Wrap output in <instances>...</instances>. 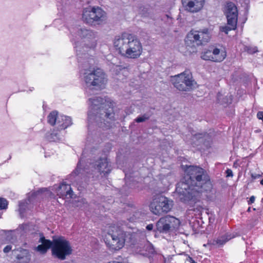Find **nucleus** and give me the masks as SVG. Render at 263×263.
<instances>
[{
    "instance_id": "f257e3e1",
    "label": "nucleus",
    "mask_w": 263,
    "mask_h": 263,
    "mask_svg": "<svg viewBox=\"0 0 263 263\" xmlns=\"http://www.w3.org/2000/svg\"><path fill=\"white\" fill-rule=\"evenodd\" d=\"M184 181L178 183L176 191L178 199L183 202L194 200L200 193L210 191L212 184L206 171L193 165L186 167Z\"/></svg>"
},
{
    "instance_id": "f03ea898",
    "label": "nucleus",
    "mask_w": 263,
    "mask_h": 263,
    "mask_svg": "<svg viewBox=\"0 0 263 263\" xmlns=\"http://www.w3.org/2000/svg\"><path fill=\"white\" fill-rule=\"evenodd\" d=\"M115 50L122 57L136 59L142 53V46L140 41L133 34L123 32L115 36L114 40Z\"/></svg>"
},
{
    "instance_id": "7ed1b4c3",
    "label": "nucleus",
    "mask_w": 263,
    "mask_h": 263,
    "mask_svg": "<svg viewBox=\"0 0 263 263\" xmlns=\"http://www.w3.org/2000/svg\"><path fill=\"white\" fill-rule=\"evenodd\" d=\"M90 107L92 110H97V115L100 118H103L104 124L107 128L112 127L111 124L116 120L114 112L115 102L110 100L104 99L101 97H95L89 99Z\"/></svg>"
},
{
    "instance_id": "20e7f679",
    "label": "nucleus",
    "mask_w": 263,
    "mask_h": 263,
    "mask_svg": "<svg viewBox=\"0 0 263 263\" xmlns=\"http://www.w3.org/2000/svg\"><path fill=\"white\" fill-rule=\"evenodd\" d=\"M108 237L105 240V244L111 251H119L123 248L125 241L136 238L135 233H131L123 231L120 227L114 225L109 227L107 232Z\"/></svg>"
},
{
    "instance_id": "39448f33",
    "label": "nucleus",
    "mask_w": 263,
    "mask_h": 263,
    "mask_svg": "<svg viewBox=\"0 0 263 263\" xmlns=\"http://www.w3.org/2000/svg\"><path fill=\"white\" fill-rule=\"evenodd\" d=\"M84 81L89 87L101 88L104 86L106 81V76L102 69L99 68L89 67L84 70Z\"/></svg>"
},
{
    "instance_id": "423d86ee",
    "label": "nucleus",
    "mask_w": 263,
    "mask_h": 263,
    "mask_svg": "<svg viewBox=\"0 0 263 263\" xmlns=\"http://www.w3.org/2000/svg\"><path fill=\"white\" fill-rule=\"evenodd\" d=\"M106 13L99 6H89L83 9L82 20L91 26L99 25L106 20Z\"/></svg>"
},
{
    "instance_id": "0eeeda50",
    "label": "nucleus",
    "mask_w": 263,
    "mask_h": 263,
    "mask_svg": "<svg viewBox=\"0 0 263 263\" xmlns=\"http://www.w3.org/2000/svg\"><path fill=\"white\" fill-rule=\"evenodd\" d=\"M170 81L174 87L181 91H190L195 88L196 85L192 73L186 71L171 76Z\"/></svg>"
},
{
    "instance_id": "6e6552de",
    "label": "nucleus",
    "mask_w": 263,
    "mask_h": 263,
    "mask_svg": "<svg viewBox=\"0 0 263 263\" xmlns=\"http://www.w3.org/2000/svg\"><path fill=\"white\" fill-rule=\"evenodd\" d=\"M72 253V249L70 242L64 237L60 236L53 240L51 254L54 258L64 260Z\"/></svg>"
},
{
    "instance_id": "1a4fd4ad",
    "label": "nucleus",
    "mask_w": 263,
    "mask_h": 263,
    "mask_svg": "<svg viewBox=\"0 0 263 263\" xmlns=\"http://www.w3.org/2000/svg\"><path fill=\"white\" fill-rule=\"evenodd\" d=\"M211 35L207 28L199 30H191L187 34L185 42L187 46L202 45L209 42Z\"/></svg>"
},
{
    "instance_id": "9d476101",
    "label": "nucleus",
    "mask_w": 263,
    "mask_h": 263,
    "mask_svg": "<svg viewBox=\"0 0 263 263\" xmlns=\"http://www.w3.org/2000/svg\"><path fill=\"white\" fill-rule=\"evenodd\" d=\"M224 13L227 19V26L221 27L220 30L228 34L229 31L236 29L238 20L237 8L232 2H228L226 6Z\"/></svg>"
},
{
    "instance_id": "9b49d317",
    "label": "nucleus",
    "mask_w": 263,
    "mask_h": 263,
    "mask_svg": "<svg viewBox=\"0 0 263 263\" xmlns=\"http://www.w3.org/2000/svg\"><path fill=\"white\" fill-rule=\"evenodd\" d=\"M180 225V220L176 217L166 215L162 217L156 223V229L160 233H168L173 232Z\"/></svg>"
},
{
    "instance_id": "f8f14e48",
    "label": "nucleus",
    "mask_w": 263,
    "mask_h": 263,
    "mask_svg": "<svg viewBox=\"0 0 263 263\" xmlns=\"http://www.w3.org/2000/svg\"><path fill=\"white\" fill-rule=\"evenodd\" d=\"M136 235V238L133 239L132 240H128L127 241L132 249V251L136 254H138L143 256H146L147 255L148 246L145 240H140L138 241L139 236L137 234Z\"/></svg>"
},
{
    "instance_id": "ddd939ff",
    "label": "nucleus",
    "mask_w": 263,
    "mask_h": 263,
    "mask_svg": "<svg viewBox=\"0 0 263 263\" xmlns=\"http://www.w3.org/2000/svg\"><path fill=\"white\" fill-rule=\"evenodd\" d=\"M204 0H182V4L185 10L191 12H197L203 7Z\"/></svg>"
},
{
    "instance_id": "4468645a",
    "label": "nucleus",
    "mask_w": 263,
    "mask_h": 263,
    "mask_svg": "<svg viewBox=\"0 0 263 263\" xmlns=\"http://www.w3.org/2000/svg\"><path fill=\"white\" fill-rule=\"evenodd\" d=\"M57 195L63 199L72 198L73 191L69 184L62 183L57 190Z\"/></svg>"
},
{
    "instance_id": "2eb2a0df",
    "label": "nucleus",
    "mask_w": 263,
    "mask_h": 263,
    "mask_svg": "<svg viewBox=\"0 0 263 263\" xmlns=\"http://www.w3.org/2000/svg\"><path fill=\"white\" fill-rule=\"evenodd\" d=\"M39 242L41 244L37 246L36 250L42 254H45L47 253L48 249L51 248L52 250L53 240L47 239L44 236L40 237Z\"/></svg>"
},
{
    "instance_id": "dca6fc26",
    "label": "nucleus",
    "mask_w": 263,
    "mask_h": 263,
    "mask_svg": "<svg viewBox=\"0 0 263 263\" xmlns=\"http://www.w3.org/2000/svg\"><path fill=\"white\" fill-rule=\"evenodd\" d=\"M97 167L100 174L108 175L111 172L110 165L107 158H100L97 162Z\"/></svg>"
},
{
    "instance_id": "f3484780",
    "label": "nucleus",
    "mask_w": 263,
    "mask_h": 263,
    "mask_svg": "<svg viewBox=\"0 0 263 263\" xmlns=\"http://www.w3.org/2000/svg\"><path fill=\"white\" fill-rule=\"evenodd\" d=\"M72 124L71 119L66 116H60L57 122V130L65 129Z\"/></svg>"
},
{
    "instance_id": "a211bd4d",
    "label": "nucleus",
    "mask_w": 263,
    "mask_h": 263,
    "mask_svg": "<svg viewBox=\"0 0 263 263\" xmlns=\"http://www.w3.org/2000/svg\"><path fill=\"white\" fill-rule=\"evenodd\" d=\"M158 201L163 213H167L171 210L173 206V201L164 196L158 198Z\"/></svg>"
},
{
    "instance_id": "6ab92c4d",
    "label": "nucleus",
    "mask_w": 263,
    "mask_h": 263,
    "mask_svg": "<svg viewBox=\"0 0 263 263\" xmlns=\"http://www.w3.org/2000/svg\"><path fill=\"white\" fill-rule=\"evenodd\" d=\"M213 62H220L222 61L226 57V53L223 50H220L218 48L213 49Z\"/></svg>"
},
{
    "instance_id": "aec40b11",
    "label": "nucleus",
    "mask_w": 263,
    "mask_h": 263,
    "mask_svg": "<svg viewBox=\"0 0 263 263\" xmlns=\"http://www.w3.org/2000/svg\"><path fill=\"white\" fill-rule=\"evenodd\" d=\"M59 114L57 110L52 111L47 116V122L51 126H54L57 122L59 117Z\"/></svg>"
},
{
    "instance_id": "412c9836",
    "label": "nucleus",
    "mask_w": 263,
    "mask_h": 263,
    "mask_svg": "<svg viewBox=\"0 0 263 263\" xmlns=\"http://www.w3.org/2000/svg\"><path fill=\"white\" fill-rule=\"evenodd\" d=\"M234 237V235L231 234H226L223 236L218 238L216 240V243L219 244V245H223L226 242Z\"/></svg>"
},
{
    "instance_id": "4be33fe9",
    "label": "nucleus",
    "mask_w": 263,
    "mask_h": 263,
    "mask_svg": "<svg viewBox=\"0 0 263 263\" xmlns=\"http://www.w3.org/2000/svg\"><path fill=\"white\" fill-rule=\"evenodd\" d=\"M150 209L154 214L157 215H160L163 213L158 200L156 204L154 202L151 203Z\"/></svg>"
},
{
    "instance_id": "5701e85b",
    "label": "nucleus",
    "mask_w": 263,
    "mask_h": 263,
    "mask_svg": "<svg viewBox=\"0 0 263 263\" xmlns=\"http://www.w3.org/2000/svg\"><path fill=\"white\" fill-rule=\"evenodd\" d=\"M213 50H208L203 52L201 54V57L202 59L204 60H210L213 61Z\"/></svg>"
},
{
    "instance_id": "b1692460",
    "label": "nucleus",
    "mask_w": 263,
    "mask_h": 263,
    "mask_svg": "<svg viewBox=\"0 0 263 263\" xmlns=\"http://www.w3.org/2000/svg\"><path fill=\"white\" fill-rule=\"evenodd\" d=\"M209 134H195L193 136L192 140L194 142L195 139H200L201 138H204L205 140H207L209 138Z\"/></svg>"
},
{
    "instance_id": "393cba45",
    "label": "nucleus",
    "mask_w": 263,
    "mask_h": 263,
    "mask_svg": "<svg viewBox=\"0 0 263 263\" xmlns=\"http://www.w3.org/2000/svg\"><path fill=\"white\" fill-rule=\"evenodd\" d=\"M245 50L248 52L250 54H253L258 51L257 47L256 46H246L245 47Z\"/></svg>"
},
{
    "instance_id": "a878e982",
    "label": "nucleus",
    "mask_w": 263,
    "mask_h": 263,
    "mask_svg": "<svg viewBox=\"0 0 263 263\" xmlns=\"http://www.w3.org/2000/svg\"><path fill=\"white\" fill-rule=\"evenodd\" d=\"M8 202L4 198H0V210L6 209L8 207Z\"/></svg>"
},
{
    "instance_id": "bb28decb",
    "label": "nucleus",
    "mask_w": 263,
    "mask_h": 263,
    "mask_svg": "<svg viewBox=\"0 0 263 263\" xmlns=\"http://www.w3.org/2000/svg\"><path fill=\"white\" fill-rule=\"evenodd\" d=\"M115 70L116 71V73L117 74H118L119 73V71L121 70H126V68L125 67H123L122 66L120 65H116L115 68Z\"/></svg>"
},
{
    "instance_id": "cd10ccee",
    "label": "nucleus",
    "mask_w": 263,
    "mask_h": 263,
    "mask_svg": "<svg viewBox=\"0 0 263 263\" xmlns=\"http://www.w3.org/2000/svg\"><path fill=\"white\" fill-rule=\"evenodd\" d=\"M146 118L144 116L137 117L135 121L137 123H140L146 120Z\"/></svg>"
},
{
    "instance_id": "c85d7f7f",
    "label": "nucleus",
    "mask_w": 263,
    "mask_h": 263,
    "mask_svg": "<svg viewBox=\"0 0 263 263\" xmlns=\"http://www.w3.org/2000/svg\"><path fill=\"white\" fill-rule=\"evenodd\" d=\"M227 177H233V174L231 169H227L226 171Z\"/></svg>"
},
{
    "instance_id": "c756f323",
    "label": "nucleus",
    "mask_w": 263,
    "mask_h": 263,
    "mask_svg": "<svg viewBox=\"0 0 263 263\" xmlns=\"http://www.w3.org/2000/svg\"><path fill=\"white\" fill-rule=\"evenodd\" d=\"M11 249H12V247H11V246H10V245H7V246H6L4 248V249L3 251H4V252L5 253H8L9 252H10V251H11Z\"/></svg>"
},
{
    "instance_id": "7c9ffc66",
    "label": "nucleus",
    "mask_w": 263,
    "mask_h": 263,
    "mask_svg": "<svg viewBox=\"0 0 263 263\" xmlns=\"http://www.w3.org/2000/svg\"><path fill=\"white\" fill-rule=\"evenodd\" d=\"M257 117L259 120H261L263 122V111H258L257 114Z\"/></svg>"
},
{
    "instance_id": "2f4dec72",
    "label": "nucleus",
    "mask_w": 263,
    "mask_h": 263,
    "mask_svg": "<svg viewBox=\"0 0 263 263\" xmlns=\"http://www.w3.org/2000/svg\"><path fill=\"white\" fill-rule=\"evenodd\" d=\"M255 197L254 196H252L250 198L249 200L248 201V204H251L253 203H254L255 201Z\"/></svg>"
},
{
    "instance_id": "473e14b6",
    "label": "nucleus",
    "mask_w": 263,
    "mask_h": 263,
    "mask_svg": "<svg viewBox=\"0 0 263 263\" xmlns=\"http://www.w3.org/2000/svg\"><path fill=\"white\" fill-rule=\"evenodd\" d=\"M251 176H252V178L256 179L257 178L260 177H261V175L256 174H252Z\"/></svg>"
},
{
    "instance_id": "72a5a7b5",
    "label": "nucleus",
    "mask_w": 263,
    "mask_h": 263,
    "mask_svg": "<svg viewBox=\"0 0 263 263\" xmlns=\"http://www.w3.org/2000/svg\"><path fill=\"white\" fill-rule=\"evenodd\" d=\"M153 229V225L152 224H149V231L152 230Z\"/></svg>"
},
{
    "instance_id": "f704fd0d",
    "label": "nucleus",
    "mask_w": 263,
    "mask_h": 263,
    "mask_svg": "<svg viewBox=\"0 0 263 263\" xmlns=\"http://www.w3.org/2000/svg\"><path fill=\"white\" fill-rule=\"evenodd\" d=\"M220 95L219 93L218 95V100L219 102H221V101L220 100Z\"/></svg>"
},
{
    "instance_id": "c9c22d12",
    "label": "nucleus",
    "mask_w": 263,
    "mask_h": 263,
    "mask_svg": "<svg viewBox=\"0 0 263 263\" xmlns=\"http://www.w3.org/2000/svg\"><path fill=\"white\" fill-rule=\"evenodd\" d=\"M42 191H40V190L37 191L36 192V194H39L40 193H41Z\"/></svg>"
},
{
    "instance_id": "e433bc0d",
    "label": "nucleus",
    "mask_w": 263,
    "mask_h": 263,
    "mask_svg": "<svg viewBox=\"0 0 263 263\" xmlns=\"http://www.w3.org/2000/svg\"><path fill=\"white\" fill-rule=\"evenodd\" d=\"M260 184L263 185V179L260 181Z\"/></svg>"
},
{
    "instance_id": "4c0bfd02",
    "label": "nucleus",
    "mask_w": 263,
    "mask_h": 263,
    "mask_svg": "<svg viewBox=\"0 0 263 263\" xmlns=\"http://www.w3.org/2000/svg\"><path fill=\"white\" fill-rule=\"evenodd\" d=\"M78 167H79V163L78 164L77 167V168H76V171H78Z\"/></svg>"
},
{
    "instance_id": "58836bf2",
    "label": "nucleus",
    "mask_w": 263,
    "mask_h": 263,
    "mask_svg": "<svg viewBox=\"0 0 263 263\" xmlns=\"http://www.w3.org/2000/svg\"><path fill=\"white\" fill-rule=\"evenodd\" d=\"M146 229L148 230V225L146 226Z\"/></svg>"
},
{
    "instance_id": "ea45409f",
    "label": "nucleus",
    "mask_w": 263,
    "mask_h": 263,
    "mask_svg": "<svg viewBox=\"0 0 263 263\" xmlns=\"http://www.w3.org/2000/svg\"><path fill=\"white\" fill-rule=\"evenodd\" d=\"M248 211H250V208H248Z\"/></svg>"
},
{
    "instance_id": "a19ab883",
    "label": "nucleus",
    "mask_w": 263,
    "mask_h": 263,
    "mask_svg": "<svg viewBox=\"0 0 263 263\" xmlns=\"http://www.w3.org/2000/svg\"><path fill=\"white\" fill-rule=\"evenodd\" d=\"M53 135V133H51V134H50V135H51V136H52Z\"/></svg>"
}]
</instances>
